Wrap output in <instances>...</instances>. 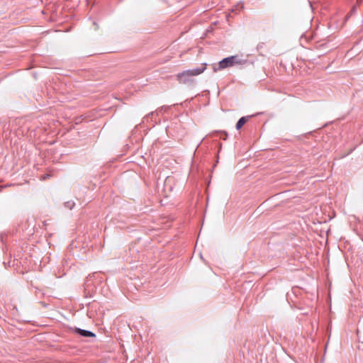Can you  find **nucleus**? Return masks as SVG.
<instances>
[{
    "instance_id": "f257e3e1",
    "label": "nucleus",
    "mask_w": 363,
    "mask_h": 363,
    "mask_svg": "<svg viewBox=\"0 0 363 363\" xmlns=\"http://www.w3.org/2000/svg\"><path fill=\"white\" fill-rule=\"evenodd\" d=\"M206 69V64L204 63L200 67L185 70L182 72L178 73L176 75V79L180 84L194 86L196 82L194 77L203 73Z\"/></svg>"
},
{
    "instance_id": "f03ea898",
    "label": "nucleus",
    "mask_w": 363,
    "mask_h": 363,
    "mask_svg": "<svg viewBox=\"0 0 363 363\" xmlns=\"http://www.w3.org/2000/svg\"><path fill=\"white\" fill-rule=\"evenodd\" d=\"M240 61L238 60V56H230L228 57H225L220 60L218 65L213 64L212 65L213 69L214 72H218V70L223 69L227 67H230L233 66L234 65L239 64Z\"/></svg>"
},
{
    "instance_id": "7ed1b4c3",
    "label": "nucleus",
    "mask_w": 363,
    "mask_h": 363,
    "mask_svg": "<svg viewBox=\"0 0 363 363\" xmlns=\"http://www.w3.org/2000/svg\"><path fill=\"white\" fill-rule=\"evenodd\" d=\"M74 332L82 337H95L96 336V335L94 333H92L91 331L83 330V329H80V328H76L74 330Z\"/></svg>"
},
{
    "instance_id": "20e7f679",
    "label": "nucleus",
    "mask_w": 363,
    "mask_h": 363,
    "mask_svg": "<svg viewBox=\"0 0 363 363\" xmlns=\"http://www.w3.org/2000/svg\"><path fill=\"white\" fill-rule=\"evenodd\" d=\"M247 121V117H241L236 123V128L240 129L242 125Z\"/></svg>"
},
{
    "instance_id": "39448f33",
    "label": "nucleus",
    "mask_w": 363,
    "mask_h": 363,
    "mask_svg": "<svg viewBox=\"0 0 363 363\" xmlns=\"http://www.w3.org/2000/svg\"><path fill=\"white\" fill-rule=\"evenodd\" d=\"M65 206L69 209H72L74 206V203L73 201H67L65 203Z\"/></svg>"
},
{
    "instance_id": "423d86ee",
    "label": "nucleus",
    "mask_w": 363,
    "mask_h": 363,
    "mask_svg": "<svg viewBox=\"0 0 363 363\" xmlns=\"http://www.w3.org/2000/svg\"><path fill=\"white\" fill-rule=\"evenodd\" d=\"M356 10V7L355 6H353L352 9V11H355Z\"/></svg>"
},
{
    "instance_id": "0eeeda50",
    "label": "nucleus",
    "mask_w": 363,
    "mask_h": 363,
    "mask_svg": "<svg viewBox=\"0 0 363 363\" xmlns=\"http://www.w3.org/2000/svg\"><path fill=\"white\" fill-rule=\"evenodd\" d=\"M93 23H94V26H96L95 29H97V28H98V26H97L96 23L95 22H94Z\"/></svg>"
},
{
    "instance_id": "6e6552de",
    "label": "nucleus",
    "mask_w": 363,
    "mask_h": 363,
    "mask_svg": "<svg viewBox=\"0 0 363 363\" xmlns=\"http://www.w3.org/2000/svg\"><path fill=\"white\" fill-rule=\"evenodd\" d=\"M223 133L225 134V137L227 136V133L225 132H223Z\"/></svg>"
},
{
    "instance_id": "1a4fd4ad",
    "label": "nucleus",
    "mask_w": 363,
    "mask_h": 363,
    "mask_svg": "<svg viewBox=\"0 0 363 363\" xmlns=\"http://www.w3.org/2000/svg\"><path fill=\"white\" fill-rule=\"evenodd\" d=\"M357 2H361L362 0H357Z\"/></svg>"
}]
</instances>
